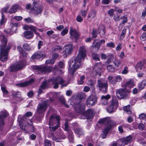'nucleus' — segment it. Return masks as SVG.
Masks as SVG:
<instances>
[{"mask_svg":"<svg viewBox=\"0 0 146 146\" xmlns=\"http://www.w3.org/2000/svg\"><path fill=\"white\" fill-rule=\"evenodd\" d=\"M120 19L123 20L122 23V24H124L126 23L127 21V17L126 15H124L123 17H121L120 18Z\"/></svg>","mask_w":146,"mask_h":146,"instance_id":"bf43d9fd","label":"nucleus"},{"mask_svg":"<svg viewBox=\"0 0 146 146\" xmlns=\"http://www.w3.org/2000/svg\"><path fill=\"white\" fill-rule=\"evenodd\" d=\"M96 12L94 10H92L89 13L87 17L90 20L94 18L96 16Z\"/></svg>","mask_w":146,"mask_h":146,"instance_id":"7c9ffc66","label":"nucleus"},{"mask_svg":"<svg viewBox=\"0 0 146 146\" xmlns=\"http://www.w3.org/2000/svg\"><path fill=\"white\" fill-rule=\"evenodd\" d=\"M92 58L96 61L100 60V55L96 53H92Z\"/></svg>","mask_w":146,"mask_h":146,"instance_id":"58836bf2","label":"nucleus"},{"mask_svg":"<svg viewBox=\"0 0 146 146\" xmlns=\"http://www.w3.org/2000/svg\"><path fill=\"white\" fill-rule=\"evenodd\" d=\"M69 33L70 35V38L72 40H74L76 41L79 38V32L72 27H71L70 28Z\"/></svg>","mask_w":146,"mask_h":146,"instance_id":"4468645a","label":"nucleus"},{"mask_svg":"<svg viewBox=\"0 0 146 146\" xmlns=\"http://www.w3.org/2000/svg\"><path fill=\"white\" fill-rule=\"evenodd\" d=\"M145 86V83L143 82L140 83L138 85V88L140 90H142Z\"/></svg>","mask_w":146,"mask_h":146,"instance_id":"5fc2aeb1","label":"nucleus"},{"mask_svg":"<svg viewBox=\"0 0 146 146\" xmlns=\"http://www.w3.org/2000/svg\"><path fill=\"white\" fill-rule=\"evenodd\" d=\"M33 7L32 10V12L36 15L41 14L42 10V8L40 6L36 7L37 3L35 1L33 2Z\"/></svg>","mask_w":146,"mask_h":146,"instance_id":"dca6fc26","label":"nucleus"},{"mask_svg":"<svg viewBox=\"0 0 146 146\" xmlns=\"http://www.w3.org/2000/svg\"><path fill=\"white\" fill-rule=\"evenodd\" d=\"M0 40L3 44L1 45H4L6 48H8L9 49V47L6 46V45L7 43V40L4 35L2 34L0 35Z\"/></svg>","mask_w":146,"mask_h":146,"instance_id":"bb28decb","label":"nucleus"},{"mask_svg":"<svg viewBox=\"0 0 146 146\" xmlns=\"http://www.w3.org/2000/svg\"><path fill=\"white\" fill-rule=\"evenodd\" d=\"M48 104V103L46 101L44 102L42 104H39L37 106V112L42 114L47 109Z\"/></svg>","mask_w":146,"mask_h":146,"instance_id":"2eb2a0df","label":"nucleus"},{"mask_svg":"<svg viewBox=\"0 0 146 146\" xmlns=\"http://www.w3.org/2000/svg\"><path fill=\"white\" fill-rule=\"evenodd\" d=\"M72 125L74 126V132L76 134L80 135L83 134V132L82 129L81 128L78 127V125L76 123H73Z\"/></svg>","mask_w":146,"mask_h":146,"instance_id":"5701e85b","label":"nucleus"},{"mask_svg":"<svg viewBox=\"0 0 146 146\" xmlns=\"http://www.w3.org/2000/svg\"><path fill=\"white\" fill-rule=\"evenodd\" d=\"M73 47L72 45L71 44H66L63 47L64 50V54L67 56L71 54L72 50Z\"/></svg>","mask_w":146,"mask_h":146,"instance_id":"aec40b11","label":"nucleus"},{"mask_svg":"<svg viewBox=\"0 0 146 146\" xmlns=\"http://www.w3.org/2000/svg\"><path fill=\"white\" fill-rule=\"evenodd\" d=\"M133 86V82L131 80L126 82L124 84H122V87L124 89L120 88L116 90V95L117 97L120 100L128 98L131 91L130 90L127 91L126 89L127 88H132Z\"/></svg>","mask_w":146,"mask_h":146,"instance_id":"f03ea898","label":"nucleus"},{"mask_svg":"<svg viewBox=\"0 0 146 146\" xmlns=\"http://www.w3.org/2000/svg\"><path fill=\"white\" fill-rule=\"evenodd\" d=\"M32 67L33 70L36 72H50L52 71L53 69L51 67L43 66L42 65H33Z\"/></svg>","mask_w":146,"mask_h":146,"instance_id":"423d86ee","label":"nucleus"},{"mask_svg":"<svg viewBox=\"0 0 146 146\" xmlns=\"http://www.w3.org/2000/svg\"><path fill=\"white\" fill-rule=\"evenodd\" d=\"M92 37L93 38H96L97 37L98 35V33L97 29H94L92 32Z\"/></svg>","mask_w":146,"mask_h":146,"instance_id":"49530a36","label":"nucleus"},{"mask_svg":"<svg viewBox=\"0 0 146 146\" xmlns=\"http://www.w3.org/2000/svg\"><path fill=\"white\" fill-rule=\"evenodd\" d=\"M135 125L138 127V128L141 130H142L145 127L144 125L142 123H135Z\"/></svg>","mask_w":146,"mask_h":146,"instance_id":"09e8293b","label":"nucleus"},{"mask_svg":"<svg viewBox=\"0 0 146 146\" xmlns=\"http://www.w3.org/2000/svg\"><path fill=\"white\" fill-rule=\"evenodd\" d=\"M11 95L15 98H20L21 95V92L19 91H12L11 92Z\"/></svg>","mask_w":146,"mask_h":146,"instance_id":"473e14b6","label":"nucleus"},{"mask_svg":"<svg viewBox=\"0 0 146 146\" xmlns=\"http://www.w3.org/2000/svg\"><path fill=\"white\" fill-rule=\"evenodd\" d=\"M32 114L33 113L31 112H27L26 113L25 115H24L22 117H21L22 119L23 120V122H25V120L26 121H31V120L30 119H27V117L32 116Z\"/></svg>","mask_w":146,"mask_h":146,"instance_id":"c756f323","label":"nucleus"},{"mask_svg":"<svg viewBox=\"0 0 146 146\" xmlns=\"http://www.w3.org/2000/svg\"><path fill=\"white\" fill-rule=\"evenodd\" d=\"M97 85L100 90L102 92L104 93L107 92L108 84L106 81L102 79L98 80Z\"/></svg>","mask_w":146,"mask_h":146,"instance_id":"1a4fd4ad","label":"nucleus"},{"mask_svg":"<svg viewBox=\"0 0 146 146\" xmlns=\"http://www.w3.org/2000/svg\"><path fill=\"white\" fill-rule=\"evenodd\" d=\"M88 9L86 10H82L81 11V14L82 16L83 17H85L86 15L87 11Z\"/></svg>","mask_w":146,"mask_h":146,"instance_id":"680f3d73","label":"nucleus"},{"mask_svg":"<svg viewBox=\"0 0 146 146\" xmlns=\"http://www.w3.org/2000/svg\"><path fill=\"white\" fill-rule=\"evenodd\" d=\"M17 50L19 52L21 55L23 56H26L27 54L26 53L21 46H18L17 47Z\"/></svg>","mask_w":146,"mask_h":146,"instance_id":"f704fd0d","label":"nucleus"},{"mask_svg":"<svg viewBox=\"0 0 146 146\" xmlns=\"http://www.w3.org/2000/svg\"><path fill=\"white\" fill-rule=\"evenodd\" d=\"M126 33V30L125 29H123L121 31L120 35V39L122 40L125 36Z\"/></svg>","mask_w":146,"mask_h":146,"instance_id":"13d9d810","label":"nucleus"},{"mask_svg":"<svg viewBox=\"0 0 146 146\" xmlns=\"http://www.w3.org/2000/svg\"><path fill=\"white\" fill-rule=\"evenodd\" d=\"M18 120L19 122L20 128L23 130H25V126L29 124V121L25 120V122H23V120L22 119L21 116V115L19 116Z\"/></svg>","mask_w":146,"mask_h":146,"instance_id":"412c9836","label":"nucleus"},{"mask_svg":"<svg viewBox=\"0 0 146 146\" xmlns=\"http://www.w3.org/2000/svg\"><path fill=\"white\" fill-rule=\"evenodd\" d=\"M114 10L115 11L119 13H121L123 11V10L117 7H115Z\"/></svg>","mask_w":146,"mask_h":146,"instance_id":"4d7b16f0","label":"nucleus"},{"mask_svg":"<svg viewBox=\"0 0 146 146\" xmlns=\"http://www.w3.org/2000/svg\"><path fill=\"white\" fill-rule=\"evenodd\" d=\"M146 117V115L144 113H142L139 115V118L140 119H145Z\"/></svg>","mask_w":146,"mask_h":146,"instance_id":"69168bd1","label":"nucleus"},{"mask_svg":"<svg viewBox=\"0 0 146 146\" xmlns=\"http://www.w3.org/2000/svg\"><path fill=\"white\" fill-rule=\"evenodd\" d=\"M74 109L77 113L83 114L87 117V119H91L94 115V111L93 109L90 108L83 112L85 109L84 105L82 103L76 104L74 106Z\"/></svg>","mask_w":146,"mask_h":146,"instance_id":"20e7f679","label":"nucleus"},{"mask_svg":"<svg viewBox=\"0 0 146 146\" xmlns=\"http://www.w3.org/2000/svg\"><path fill=\"white\" fill-rule=\"evenodd\" d=\"M46 55L45 53L43 52H37L35 53L32 56L31 58L33 60L36 59H40L44 58Z\"/></svg>","mask_w":146,"mask_h":146,"instance_id":"6ab92c4d","label":"nucleus"},{"mask_svg":"<svg viewBox=\"0 0 146 146\" xmlns=\"http://www.w3.org/2000/svg\"><path fill=\"white\" fill-rule=\"evenodd\" d=\"M1 90H2L3 93V96L6 97V95L9 92L6 89L5 87L3 86L2 85H1Z\"/></svg>","mask_w":146,"mask_h":146,"instance_id":"79ce46f5","label":"nucleus"},{"mask_svg":"<svg viewBox=\"0 0 146 146\" xmlns=\"http://www.w3.org/2000/svg\"><path fill=\"white\" fill-rule=\"evenodd\" d=\"M140 39L142 41L146 40V31L144 32L142 34L140 37Z\"/></svg>","mask_w":146,"mask_h":146,"instance_id":"3c124183","label":"nucleus"},{"mask_svg":"<svg viewBox=\"0 0 146 146\" xmlns=\"http://www.w3.org/2000/svg\"><path fill=\"white\" fill-rule=\"evenodd\" d=\"M58 126L59 125H54L52 126L50 125L49 128L50 131H54L58 128Z\"/></svg>","mask_w":146,"mask_h":146,"instance_id":"8fccbe9b","label":"nucleus"},{"mask_svg":"<svg viewBox=\"0 0 146 146\" xmlns=\"http://www.w3.org/2000/svg\"><path fill=\"white\" fill-rule=\"evenodd\" d=\"M13 106H14V108H13V115L14 116H15L16 114V109L17 108V107L16 106V103L15 102H13Z\"/></svg>","mask_w":146,"mask_h":146,"instance_id":"0e129e2a","label":"nucleus"},{"mask_svg":"<svg viewBox=\"0 0 146 146\" xmlns=\"http://www.w3.org/2000/svg\"><path fill=\"white\" fill-rule=\"evenodd\" d=\"M64 129L65 131H67L68 132H69L70 131H72L70 130V128L68 126V123L67 121L65 123Z\"/></svg>","mask_w":146,"mask_h":146,"instance_id":"c03bdc74","label":"nucleus"},{"mask_svg":"<svg viewBox=\"0 0 146 146\" xmlns=\"http://www.w3.org/2000/svg\"><path fill=\"white\" fill-rule=\"evenodd\" d=\"M47 86V82L46 81H45L42 82V84L40 86V87L42 88V89L44 90L46 88Z\"/></svg>","mask_w":146,"mask_h":146,"instance_id":"6e6d98bb","label":"nucleus"},{"mask_svg":"<svg viewBox=\"0 0 146 146\" xmlns=\"http://www.w3.org/2000/svg\"><path fill=\"white\" fill-rule=\"evenodd\" d=\"M130 105H128L124 107L123 108L124 111L129 114H130L131 113V112L130 108Z\"/></svg>","mask_w":146,"mask_h":146,"instance_id":"37998d69","label":"nucleus"},{"mask_svg":"<svg viewBox=\"0 0 146 146\" xmlns=\"http://www.w3.org/2000/svg\"><path fill=\"white\" fill-rule=\"evenodd\" d=\"M86 49L84 46L80 47L79 53L77 57H73L69 61L68 70L70 73H74L76 70L79 68L82 60H84L86 56Z\"/></svg>","mask_w":146,"mask_h":146,"instance_id":"f257e3e1","label":"nucleus"},{"mask_svg":"<svg viewBox=\"0 0 146 146\" xmlns=\"http://www.w3.org/2000/svg\"><path fill=\"white\" fill-rule=\"evenodd\" d=\"M107 59L106 61V62L108 64L110 63L113 60V56L112 54H110L108 55L107 57Z\"/></svg>","mask_w":146,"mask_h":146,"instance_id":"a18cd8bd","label":"nucleus"},{"mask_svg":"<svg viewBox=\"0 0 146 146\" xmlns=\"http://www.w3.org/2000/svg\"><path fill=\"white\" fill-rule=\"evenodd\" d=\"M10 25L12 27L11 28V31H12L13 33L15 32V31L17 29V28L18 26V24L17 23H11L10 24Z\"/></svg>","mask_w":146,"mask_h":146,"instance_id":"c9c22d12","label":"nucleus"},{"mask_svg":"<svg viewBox=\"0 0 146 146\" xmlns=\"http://www.w3.org/2000/svg\"><path fill=\"white\" fill-rule=\"evenodd\" d=\"M45 146H51L50 141L48 139H46L44 141Z\"/></svg>","mask_w":146,"mask_h":146,"instance_id":"338daca9","label":"nucleus"},{"mask_svg":"<svg viewBox=\"0 0 146 146\" xmlns=\"http://www.w3.org/2000/svg\"><path fill=\"white\" fill-rule=\"evenodd\" d=\"M111 98V96L109 95H107L106 96H102L101 97L102 104L104 105H106L108 104V100Z\"/></svg>","mask_w":146,"mask_h":146,"instance_id":"a878e982","label":"nucleus"},{"mask_svg":"<svg viewBox=\"0 0 146 146\" xmlns=\"http://www.w3.org/2000/svg\"><path fill=\"white\" fill-rule=\"evenodd\" d=\"M106 46L108 47L114 48L115 46V44L113 42L108 43L107 44Z\"/></svg>","mask_w":146,"mask_h":146,"instance_id":"e2e57ef3","label":"nucleus"},{"mask_svg":"<svg viewBox=\"0 0 146 146\" xmlns=\"http://www.w3.org/2000/svg\"><path fill=\"white\" fill-rule=\"evenodd\" d=\"M35 80L34 79L31 78L28 81H25L24 82L16 84V86L20 87H24L31 84Z\"/></svg>","mask_w":146,"mask_h":146,"instance_id":"b1692460","label":"nucleus"},{"mask_svg":"<svg viewBox=\"0 0 146 146\" xmlns=\"http://www.w3.org/2000/svg\"><path fill=\"white\" fill-rule=\"evenodd\" d=\"M48 136L49 137H51L52 139L53 140L55 141L56 142H59L60 141V140L62 139H64L65 138V137H60V138H58L56 137L54 135L53 133H50Z\"/></svg>","mask_w":146,"mask_h":146,"instance_id":"c85d7f7f","label":"nucleus"},{"mask_svg":"<svg viewBox=\"0 0 146 146\" xmlns=\"http://www.w3.org/2000/svg\"><path fill=\"white\" fill-rule=\"evenodd\" d=\"M102 67V65L101 62L97 63L96 64L93 68L94 72L96 73H101V68Z\"/></svg>","mask_w":146,"mask_h":146,"instance_id":"393cba45","label":"nucleus"},{"mask_svg":"<svg viewBox=\"0 0 146 146\" xmlns=\"http://www.w3.org/2000/svg\"><path fill=\"white\" fill-rule=\"evenodd\" d=\"M98 122L101 123H104L106 125V127L102 129V133L100 136V137L102 139H105L111 129L112 126L115 124V123L113 121H111L109 117L100 119Z\"/></svg>","mask_w":146,"mask_h":146,"instance_id":"7ed1b4c3","label":"nucleus"},{"mask_svg":"<svg viewBox=\"0 0 146 146\" xmlns=\"http://www.w3.org/2000/svg\"><path fill=\"white\" fill-rule=\"evenodd\" d=\"M98 31L101 38L104 37L105 36V27L102 25H100L98 27Z\"/></svg>","mask_w":146,"mask_h":146,"instance_id":"4be33fe9","label":"nucleus"},{"mask_svg":"<svg viewBox=\"0 0 146 146\" xmlns=\"http://www.w3.org/2000/svg\"><path fill=\"white\" fill-rule=\"evenodd\" d=\"M24 20L27 23H32L33 22V20L29 17L25 19H24Z\"/></svg>","mask_w":146,"mask_h":146,"instance_id":"774afa93","label":"nucleus"},{"mask_svg":"<svg viewBox=\"0 0 146 146\" xmlns=\"http://www.w3.org/2000/svg\"><path fill=\"white\" fill-rule=\"evenodd\" d=\"M23 47L24 48L27 50H30L31 48L29 45L27 43H26L23 45Z\"/></svg>","mask_w":146,"mask_h":146,"instance_id":"864d4df0","label":"nucleus"},{"mask_svg":"<svg viewBox=\"0 0 146 146\" xmlns=\"http://www.w3.org/2000/svg\"><path fill=\"white\" fill-rule=\"evenodd\" d=\"M9 50L8 48H6L4 45L0 46V60L5 62L7 60Z\"/></svg>","mask_w":146,"mask_h":146,"instance_id":"6e6552de","label":"nucleus"},{"mask_svg":"<svg viewBox=\"0 0 146 146\" xmlns=\"http://www.w3.org/2000/svg\"><path fill=\"white\" fill-rule=\"evenodd\" d=\"M118 104V103L116 97H113L111 104L107 108L108 112L109 113L114 112L115 110L117 108Z\"/></svg>","mask_w":146,"mask_h":146,"instance_id":"9d476101","label":"nucleus"},{"mask_svg":"<svg viewBox=\"0 0 146 146\" xmlns=\"http://www.w3.org/2000/svg\"><path fill=\"white\" fill-rule=\"evenodd\" d=\"M68 29L67 28H66L62 31L61 32V35L62 36H64L65 35L67 34L68 32Z\"/></svg>","mask_w":146,"mask_h":146,"instance_id":"052dcab7","label":"nucleus"},{"mask_svg":"<svg viewBox=\"0 0 146 146\" xmlns=\"http://www.w3.org/2000/svg\"><path fill=\"white\" fill-rule=\"evenodd\" d=\"M59 100L61 103L63 104L66 108H68V107L69 106L66 104L65 99L63 96H60L59 98Z\"/></svg>","mask_w":146,"mask_h":146,"instance_id":"ea45409f","label":"nucleus"},{"mask_svg":"<svg viewBox=\"0 0 146 146\" xmlns=\"http://www.w3.org/2000/svg\"><path fill=\"white\" fill-rule=\"evenodd\" d=\"M25 36L27 38L32 37L33 36V33L31 31H25L24 33Z\"/></svg>","mask_w":146,"mask_h":146,"instance_id":"2f4dec72","label":"nucleus"},{"mask_svg":"<svg viewBox=\"0 0 146 146\" xmlns=\"http://www.w3.org/2000/svg\"><path fill=\"white\" fill-rule=\"evenodd\" d=\"M60 117L56 114H54L51 116L50 117L49 125L54 126V125H59L60 122Z\"/></svg>","mask_w":146,"mask_h":146,"instance_id":"f8f14e48","label":"nucleus"},{"mask_svg":"<svg viewBox=\"0 0 146 146\" xmlns=\"http://www.w3.org/2000/svg\"><path fill=\"white\" fill-rule=\"evenodd\" d=\"M95 92L93 90L92 94L86 100V104L89 107L94 106L97 103V97L96 95Z\"/></svg>","mask_w":146,"mask_h":146,"instance_id":"0eeeda50","label":"nucleus"},{"mask_svg":"<svg viewBox=\"0 0 146 146\" xmlns=\"http://www.w3.org/2000/svg\"><path fill=\"white\" fill-rule=\"evenodd\" d=\"M107 69L108 72H112L115 70L114 68L112 66L110 65L108 66L107 67Z\"/></svg>","mask_w":146,"mask_h":146,"instance_id":"de8ad7c7","label":"nucleus"},{"mask_svg":"<svg viewBox=\"0 0 146 146\" xmlns=\"http://www.w3.org/2000/svg\"><path fill=\"white\" fill-rule=\"evenodd\" d=\"M132 138L131 136H129L126 137H123L118 139L117 143H113L110 146H124L129 143Z\"/></svg>","mask_w":146,"mask_h":146,"instance_id":"39448f33","label":"nucleus"},{"mask_svg":"<svg viewBox=\"0 0 146 146\" xmlns=\"http://www.w3.org/2000/svg\"><path fill=\"white\" fill-rule=\"evenodd\" d=\"M64 64L62 62H60L58 63V65H55L53 67L52 70H53L55 72L59 73H63L64 72L63 70H61L60 69H64Z\"/></svg>","mask_w":146,"mask_h":146,"instance_id":"a211bd4d","label":"nucleus"},{"mask_svg":"<svg viewBox=\"0 0 146 146\" xmlns=\"http://www.w3.org/2000/svg\"><path fill=\"white\" fill-rule=\"evenodd\" d=\"M143 64L144 62H143L140 61L137 63L135 67L137 72H140V70L141 69Z\"/></svg>","mask_w":146,"mask_h":146,"instance_id":"72a5a7b5","label":"nucleus"},{"mask_svg":"<svg viewBox=\"0 0 146 146\" xmlns=\"http://www.w3.org/2000/svg\"><path fill=\"white\" fill-rule=\"evenodd\" d=\"M100 42L97 41L96 40H95L93 42L92 46L93 47L97 48V49L98 50L100 46Z\"/></svg>","mask_w":146,"mask_h":146,"instance_id":"4c0bfd02","label":"nucleus"},{"mask_svg":"<svg viewBox=\"0 0 146 146\" xmlns=\"http://www.w3.org/2000/svg\"><path fill=\"white\" fill-rule=\"evenodd\" d=\"M2 19L0 21V25H3L6 21V19L4 15L2 13Z\"/></svg>","mask_w":146,"mask_h":146,"instance_id":"603ef678","label":"nucleus"},{"mask_svg":"<svg viewBox=\"0 0 146 146\" xmlns=\"http://www.w3.org/2000/svg\"><path fill=\"white\" fill-rule=\"evenodd\" d=\"M8 114V113L5 110H2L0 111V126L5 125V119Z\"/></svg>","mask_w":146,"mask_h":146,"instance_id":"f3484780","label":"nucleus"},{"mask_svg":"<svg viewBox=\"0 0 146 146\" xmlns=\"http://www.w3.org/2000/svg\"><path fill=\"white\" fill-rule=\"evenodd\" d=\"M108 79L109 82L113 85L115 84L117 82L115 78L113 77L109 76L108 77Z\"/></svg>","mask_w":146,"mask_h":146,"instance_id":"e433bc0d","label":"nucleus"},{"mask_svg":"<svg viewBox=\"0 0 146 146\" xmlns=\"http://www.w3.org/2000/svg\"><path fill=\"white\" fill-rule=\"evenodd\" d=\"M50 81L54 84V87L55 89L58 88L59 84L62 85L64 82L63 79L59 76L57 78H53L50 80Z\"/></svg>","mask_w":146,"mask_h":146,"instance_id":"9b49d317","label":"nucleus"},{"mask_svg":"<svg viewBox=\"0 0 146 146\" xmlns=\"http://www.w3.org/2000/svg\"><path fill=\"white\" fill-rule=\"evenodd\" d=\"M19 9L20 6L19 5L16 4L13 5L10 9V14H13L15 13Z\"/></svg>","mask_w":146,"mask_h":146,"instance_id":"cd10ccee","label":"nucleus"},{"mask_svg":"<svg viewBox=\"0 0 146 146\" xmlns=\"http://www.w3.org/2000/svg\"><path fill=\"white\" fill-rule=\"evenodd\" d=\"M26 64V62L25 61H20L17 64L13 65L11 67V72H15L18 70H20L25 67Z\"/></svg>","mask_w":146,"mask_h":146,"instance_id":"ddd939ff","label":"nucleus"},{"mask_svg":"<svg viewBox=\"0 0 146 146\" xmlns=\"http://www.w3.org/2000/svg\"><path fill=\"white\" fill-rule=\"evenodd\" d=\"M68 133V138L70 142H73L74 137L72 131H70Z\"/></svg>","mask_w":146,"mask_h":146,"instance_id":"a19ab883","label":"nucleus"}]
</instances>
